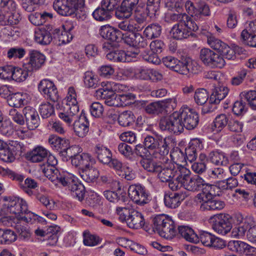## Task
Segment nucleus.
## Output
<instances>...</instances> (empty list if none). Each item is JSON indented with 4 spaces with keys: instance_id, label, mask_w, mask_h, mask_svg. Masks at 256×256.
<instances>
[{
    "instance_id": "nucleus-1",
    "label": "nucleus",
    "mask_w": 256,
    "mask_h": 256,
    "mask_svg": "<svg viewBox=\"0 0 256 256\" xmlns=\"http://www.w3.org/2000/svg\"><path fill=\"white\" fill-rule=\"evenodd\" d=\"M5 200L6 202L2 208L4 214H14L18 218L26 222H30L32 218L37 216L28 210L27 203L23 199L18 197H9Z\"/></svg>"
},
{
    "instance_id": "nucleus-2",
    "label": "nucleus",
    "mask_w": 256,
    "mask_h": 256,
    "mask_svg": "<svg viewBox=\"0 0 256 256\" xmlns=\"http://www.w3.org/2000/svg\"><path fill=\"white\" fill-rule=\"evenodd\" d=\"M116 212L119 215V220L122 222H126L130 228L138 229L144 224V216L136 210L126 207H117Z\"/></svg>"
},
{
    "instance_id": "nucleus-3",
    "label": "nucleus",
    "mask_w": 256,
    "mask_h": 256,
    "mask_svg": "<svg viewBox=\"0 0 256 256\" xmlns=\"http://www.w3.org/2000/svg\"><path fill=\"white\" fill-rule=\"evenodd\" d=\"M162 62L167 68L181 74L195 72L194 62L190 58L180 60L172 56H167L162 58Z\"/></svg>"
},
{
    "instance_id": "nucleus-4",
    "label": "nucleus",
    "mask_w": 256,
    "mask_h": 256,
    "mask_svg": "<svg viewBox=\"0 0 256 256\" xmlns=\"http://www.w3.org/2000/svg\"><path fill=\"white\" fill-rule=\"evenodd\" d=\"M159 128L162 130H167L174 134H181L184 129L179 112H174L168 116L161 118Z\"/></svg>"
},
{
    "instance_id": "nucleus-5",
    "label": "nucleus",
    "mask_w": 256,
    "mask_h": 256,
    "mask_svg": "<svg viewBox=\"0 0 256 256\" xmlns=\"http://www.w3.org/2000/svg\"><path fill=\"white\" fill-rule=\"evenodd\" d=\"M198 29V24L192 19L188 20L184 22L178 23L172 28L170 34L171 36L176 40L186 38L194 35V32Z\"/></svg>"
},
{
    "instance_id": "nucleus-6",
    "label": "nucleus",
    "mask_w": 256,
    "mask_h": 256,
    "mask_svg": "<svg viewBox=\"0 0 256 256\" xmlns=\"http://www.w3.org/2000/svg\"><path fill=\"white\" fill-rule=\"evenodd\" d=\"M158 168L156 173L158 178L163 182H167L174 178L178 174L180 168L168 159L160 164Z\"/></svg>"
},
{
    "instance_id": "nucleus-7",
    "label": "nucleus",
    "mask_w": 256,
    "mask_h": 256,
    "mask_svg": "<svg viewBox=\"0 0 256 256\" xmlns=\"http://www.w3.org/2000/svg\"><path fill=\"white\" fill-rule=\"evenodd\" d=\"M84 1H54V8L63 16H71L84 6Z\"/></svg>"
},
{
    "instance_id": "nucleus-8",
    "label": "nucleus",
    "mask_w": 256,
    "mask_h": 256,
    "mask_svg": "<svg viewBox=\"0 0 256 256\" xmlns=\"http://www.w3.org/2000/svg\"><path fill=\"white\" fill-rule=\"evenodd\" d=\"M210 220L212 222L213 230L222 235L226 234L232 228L230 216L228 214H216L210 217Z\"/></svg>"
},
{
    "instance_id": "nucleus-9",
    "label": "nucleus",
    "mask_w": 256,
    "mask_h": 256,
    "mask_svg": "<svg viewBox=\"0 0 256 256\" xmlns=\"http://www.w3.org/2000/svg\"><path fill=\"white\" fill-rule=\"evenodd\" d=\"M128 194L134 203L140 206H144L150 200L148 193L146 188L140 185L130 186L128 189Z\"/></svg>"
},
{
    "instance_id": "nucleus-10",
    "label": "nucleus",
    "mask_w": 256,
    "mask_h": 256,
    "mask_svg": "<svg viewBox=\"0 0 256 256\" xmlns=\"http://www.w3.org/2000/svg\"><path fill=\"white\" fill-rule=\"evenodd\" d=\"M180 118L183 127L191 130L194 129L199 122L198 113L194 110L188 108H182L179 110Z\"/></svg>"
},
{
    "instance_id": "nucleus-11",
    "label": "nucleus",
    "mask_w": 256,
    "mask_h": 256,
    "mask_svg": "<svg viewBox=\"0 0 256 256\" xmlns=\"http://www.w3.org/2000/svg\"><path fill=\"white\" fill-rule=\"evenodd\" d=\"M115 16L118 19H128L136 6V1H115Z\"/></svg>"
},
{
    "instance_id": "nucleus-12",
    "label": "nucleus",
    "mask_w": 256,
    "mask_h": 256,
    "mask_svg": "<svg viewBox=\"0 0 256 256\" xmlns=\"http://www.w3.org/2000/svg\"><path fill=\"white\" fill-rule=\"evenodd\" d=\"M115 1H102L101 6L98 8L92 13L94 18L100 22L106 21L111 18L110 12L114 10Z\"/></svg>"
},
{
    "instance_id": "nucleus-13",
    "label": "nucleus",
    "mask_w": 256,
    "mask_h": 256,
    "mask_svg": "<svg viewBox=\"0 0 256 256\" xmlns=\"http://www.w3.org/2000/svg\"><path fill=\"white\" fill-rule=\"evenodd\" d=\"M64 112H60L59 117L68 125L71 124L75 118L79 116V106L78 102L62 104Z\"/></svg>"
},
{
    "instance_id": "nucleus-14",
    "label": "nucleus",
    "mask_w": 256,
    "mask_h": 256,
    "mask_svg": "<svg viewBox=\"0 0 256 256\" xmlns=\"http://www.w3.org/2000/svg\"><path fill=\"white\" fill-rule=\"evenodd\" d=\"M184 188L188 190L195 192L202 190L205 180L198 176L190 177V172L187 168H184Z\"/></svg>"
},
{
    "instance_id": "nucleus-15",
    "label": "nucleus",
    "mask_w": 256,
    "mask_h": 256,
    "mask_svg": "<svg viewBox=\"0 0 256 256\" xmlns=\"http://www.w3.org/2000/svg\"><path fill=\"white\" fill-rule=\"evenodd\" d=\"M29 56V62L24 67L30 72L39 69L44 62V56L37 50H30Z\"/></svg>"
},
{
    "instance_id": "nucleus-16",
    "label": "nucleus",
    "mask_w": 256,
    "mask_h": 256,
    "mask_svg": "<svg viewBox=\"0 0 256 256\" xmlns=\"http://www.w3.org/2000/svg\"><path fill=\"white\" fill-rule=\"evenodd\" d=\"M16 7L14 1H0V24L6 26L12 24V22L10 20L8 12L12 11Z\"/></svg>"
},
{
    "instance_id": "nucleus-17",
    "label": "nucleus",
    "mask_w": 256,
    "mask_h": 256,
    "mask_svg": "<svg viewBox=\"0 0 256 256\" xmlns=\"http://www.w3.org/2000/svg\"><path fill=\"white\" fill-rule=\"evenodd\" d=\"M22 111L28 128L33 130L38 128L40 124V118L36 110L30 106H26Z\"/></svg>"
},
{
    "instance_id": "nucleus-18",
    "label": "nucleus",
    "mask_w": 256,
    "mask_h": 256,
    "mask_svg": "<svg viewBox=\"0 0 256 256\" xmlns=\"http://www.w3.org/2000/svg\"><path fill=\"white\" fill-rule=\"evenodd\" d=\"M53 30L52 26L46 25L35 32L34 39L36 41L41 44L47 45L50 43L52 40Z\"/></svg>"
},
{
    "instance_id": "nucleus-19",
    "label": "nucleus",
    "mask_w": 256,
    "mask_h": 256,
    "mask_svg": "<svg viewBox=\"0 0 256 256\" xmlns=\"http://www.w3.org/2000/svg\"><path fill=\"white\" fill-rule=\"evenodd\" d=\"M96 96L104 100V103L110 106H118V95L114 90L99 88L96 90Z\"/></svg>"
},
{
    "instance_id": "nucleus-20",
    "label": "nucleus",
    "mask_w": 256,
    "mask_h": 256,
    "mask_svg": "<svg viewBox=\"0 0 256 256\" xmlns=\"http://www.w3.org/2000/svg\"><path fill=\"white\" fill-rule=\"evenodd\" d=\"M100 34L104 38L112 42H118L122 40V34L121 32L109 26H102Z\"/></svg>"
},
{
    "instance_id": "nucleus-21",
    "label": "nucleus",
    "mask_w": 256,
    "mask_h": 256,
    "mask_svg": "<svg viewBox=\"0 0 256 256\" xmlns=\"http://www.w3.org/2000/svg\"><path fill=\"white\" fill-rule=\"evenodd\" d=\"M89 122L84 114L82 113L78 120H75L74 124V130L76 135L83 138L88 134L89 128Z\"/></svg>"
},
{
    "instance_id": "nucleus-22",
    "label": "nucleus",
    "mask_w": 256,
    "mask_h": 256,
    "mask_svg": "<svg viewBox=\"0 0 256 256\" xmlns=\"http://www.w3.org/2000/svg\"><path fill=\"white\" fill-rule=\"evenodd\" d=\"M94 159L88 153L79 154L72 160V164L76 167L79 166L82 170L94 163Z\"/></svg>"
},
{
    "instance_id": "nucleus-23",
    "label": "nucleus",
    "mask_w": 256,
    "mask_h": 256,
    "mask_svg": "<svg viewBox=\"0 0 256 256\" xmlns=\"http://www.w3.org/2000/svg\"><path fill=\"white\" fill-rule=\"evenodd\" d=\"M169 138H165L162 141H160L158 146L150 152V154L153 158L159 160H162L164 161L168 159L167 156L169 152L168 142Z\"/></svg>"
},
{
    "instance_id": "nucleus-24",
    "label": "nucleus",
    "mask_w": 256,
    "mask_h": 256,
    "mask_svg": "<svg viewBox=\"0 0 256 256\" xmlns=\"http://www.w3.org/2000/svg\"><path fill=\"white\" fill-rule=\"evenodd\" d=\"M254 221L251 216H246L244 221L233 228L232 234L235 238H242L247 232L251 226L254 225Z\"/></svg>"
},
{
    "instance_id": "nucleus-25",
    "label": "nucleus",
    "mask_w": 256,
    "mask_h": 256,
    "mask_svg": "<svg viewBox=\"0 0 256 256\" xmlns=\"http://www.w3.org/2000/svg\"><path fill=\"white\" fill-rule=\"evenodd\" d=\"M201 202L200 210L202 211L220 210L225 206L223 201L218 200L215 197L204 200Z\"/></svg>"
},
{
    "instance_id": "nucleus-26",
    "label": "nucleus",
    "mask_w": 256,
    "mask_h": 256,
    "mask_svg": "<svg viewBox=\"0 0 256 256\" xmlns=\"http://www.w3.org/2000/svg\"><path fill=\"white\" fill-rule=\"evenodd\" d=\"M201 190L202 193L197 196L200 202L212 197H216L218 194V188L216 185L211 184L204 182Z\"/></svg>"
},
{
    "instance_id": "nucleus-27",
    "label": "nucleus",
    "mask_w": 256,
    "mask_h": 256,
    "mask_svg": "<svg viewBox=\"0 0 256 256\" xmlns=\"http://www.w3.org/2000/svg\"><path fill=\"white\" fill-rule=\"evenodd\" d=\"M228 92V89L226 86L218 85L215 86L210 98V102L212 104H217L224 99Z\"/></svg>"
},
{
    "instance_id": "nucleus-28",
    "label": "nucleus",
    "mask_w": 256,
    "mask_h": 256,
    "mask_svg": "<svg viewBox=\"0 0 256 256\" xmlns=\"http://www.w3.org/2000/svg\"><path fill=\"white\" fill-rule=\"evenodd\" d=\"M48 156V150L41 146H38L27 153V159L32 162H40Z\"/></svg>"
},
{
    "instance_id": "nucleus-29",
    "label": "nucleus",
    "mask_w": 256,
    "mask_h": 256,
    "mask_svg": "<svg viewBox=\"0 0 256 256\" xmlns=\"http://www.w3.org/2000/svg\"><path fill=\"white\" fill-rule=\"evenodd\" d=\"M94 154L100 162L108 164L112 160V153L106 148L98 145L94 148Z\"/></svg>"
},
{
    "instance_id": "nucleus-30",
    "label": "nucleus",
    "mask_w": 256,
    "mask_h": 256,
    "mask_svg": "<svg viewBox=\"0 0 256 256\" xmlns=\"http://www.w3.org/2000/svg\"><path fill=\"white\" fill-rule=\"evenodd\" d=\"M174 100L172 99L168 100L167 102H152L144 107L145 112L150 114H162L164 111V108L167 106V102H172Z\"/></svg>"
},
{
    "instance_id": "nucleus-31",
    "label": "nucleus",
    "mask_w": 256,
    "mask_h": 256,
    "mask_svg": "<svg viewBox=\"0 0 256 256\" xmlns=\"http://www.w3.org/2000/svg\"><path fill=\"white\" fill-rule=\"evenodd\" d=\"M144 3V1H136V6L134 8V18L138 24H144L146 20L148 14L145 10Z\"/></svg>"
},
{
    "instance_id": "nucleus-32",
    "label": "nucleus",
    "mask_w": 256,
    "mask_h": 256,
    "mask_svg": "<svg viewBox=\"0 0 256 256\" xmlns=\"http://www.w3.org/2000/svg\"><path fill=\"white\" fill-rule=\"evenodd\" d=\"M178 233L186 240L190 242L196 244L198 236L190 227L186 226H180L178 228Z\"/></svg>"
},
{
    "instance_id": "nucleus-33",
    "label": "nucleus",
    "mask_w": 256,
    "mask_h": 256,
    "mask_svg": "<svg viewBox=\"0 0 256 256\" xmlns=\"http://www.w3.org/2000/svg\"><path fill=\"white\" fill-rule=\"evenodd\" d=\"M68 140L61 138L56 135H50L48 139L49 144L54 149L57 150L60 154L65 146H67Z\"/></svg>"
},
{
    "instance_id": "nucleus-34",
    "label": "nucleus",
    "mask_w": 256,
    "mask_h": 256,
    "mask_svg": "<svg viewBox=\"0 0 256 256\" xmlns=\"http://www.w3.org/2000/svg\"><path fill=\"white\" fill-rule=\"evenodd\" d=\"M159 235L166 239H172L178 234L174 222L170 219L159 232Z\"/></svg>"
},
{
    "instance_id": "nucleus-35",
    "label": "nucleus",
    "mask_w": 256,
    "mask_h": 256,
    "mask_svg": "<svg viewBox=\"0 0 256 256\" xmlns=\"http://www.w3.org/2000/svg\"><path fill=\"white\" fill-rule=\"evenodd\" d=\"M82 170L80 176L84 180L88 182H92L98 177V170L92 166Z\"/></svg>"
},
{
    "instance_id": "nucleus-36",
    "label": "nucleus",
    "mask_w": 256,
    "mask_h": 256,
    "mask_svg": "<svg viewBox=\"0 0 256 256\" xmlns=\"http://www.w3.org/2000/svg\"><path fill=\"white\" fill-rule=\"evenodd\" d=\"M184 167H182L180 168V172L176 179H172L168 182L169 188L173 191H176L180 190L182 186L184 187Z\"/></svg>"
},
{
    "instance_id": "nucleus-37",
    "label": "nucleus",
    "mask_w": 256,
    "mask_h": 256,
    "mask_svg": "<svg viewBox=\"0 0 256 256\" xmlns=\"http://www.w3.org/2000/svg\"><path fill=\"white\" fill-rule=\"evenodd\" d=\"M54 38L58 39L62 44H66L70 42L74 36L73 33H68L60 28H56L53 30L52 32Z\"/></svg>"
},
{
    "instance_id": "nucleus-38",
    "label": "nucleus",
    "mask_w": 256,
    "mask_h": 256,
    "mask_svg": "<svg viewBox=\"0 0 256 256\" xmlns=\"http://www.w3.org/2000/svg\"><path fill=\"white\" fill-rule=\"evenodd\" d=\"M82 152V148L78 145H73L70 146L69 142H68L67 146H65L62 151L60 156L64 158H70L71 160H72L79 154Z\"/></svg>"
},
{
    "instance_id": "nucleus-39",
    "label": "nucleus",
    "mask_w": 256,
    "mask_h": 256,
    "mask_svg": "<svg viewBox=\"0 0 256 256\" xmlns=\"http://www.w3.org/2000/svg\"><path fill=\"white\" fill-rule=\"evenodd\" d=\"M162 32V28L158 24H152L146 27L144 34L148 39L158 38Z\"/></svg>"
},
{
    "instance_id": "nucleus-40",
    "label": "nucleus",
    "mask_w": 256,
    "mask_h": 256,
    "mask_svg": "<svg viewBox=\"0 0 256 256\" xmlns=\"http://www.w3.org/2000/svg\"><path fill=\"white\" fill-rule=\"evenodd\" d=\"M207 37V42L208 45L213 49L218 52L225 46L226 44L219 39L216 38L212 34L208 32L204 31L202 33Z\"/></svg>"
},
{
    "instance_id": "nucleus-41",
    "label": "nucleus",
    "mask_w": 256,
    "mask_h": 256,
    "mask_svg": "<svg viewBox=\"0 0 256 256\" xmlns=\"http://www.w3.org/2000/svg\"><path fill=\"white\" fill-rule=\"evenodd\" d=\"M16 238V234L14 231L0 228V244H9L14 242Z\"/></svg>"
},
{
    "instance_id": "nucleus-42",
    "label": "nucleus",
    "mask_w": 256,
    "mask_h": 256,
    "mask_svg": "<svg viewBox=\"0 0 256 256\" xmlns=\"http://www.w3.org/2000/svg\"><path fill=\"white\" fill-rule=\"evenodd\" d=\"M135 120V116L132 111L126 110L120 114L118 118L119 124L122 126H128Z\"/></svg>"
},
{
    "instance_id": "nucleus-43",
    "label": "nucleus",
    "mask_w": 256,
    "mask_h": 256,
    "mask_svg": "<svg viewBox=\"0 0 256 256\" xmlns=\"http://www.w3.org/2000/svg\"><path fill=\"white\" fill-rule=\"evenodd\" d=\"M247 246V244L240 240H230L228 242L229 250L239 255H243Z\"/></svg>"
},
{
    "instance_id": "nucleus-44",
    "label": "nucleus",
    "mask_w": 256,
    "mask_h": 256,
    "mask_svg": "<svg viewBox=\"0 0 256 256\" xmlns=\"http://www.w3.org/2000/svg\"><path fill=\"white\" fill-rule=\"evenodd\" d=\"M208 157L210 162L216 166H226L228 162L224 154L217 151L210 152Z\"/></svg>"
},
{
    "instance_id": "nucleus-45",
    "label": "nucleus",
    "mask_w": 256,
    "mask_h": 256,
    "mask_svg": "<svg viewBox=\"0 0 256 256\" xmlns=\"http://www.w3.org/2000/svg\"><path fill=\"white\" fill-rule=\"evenodd\" d=\"M249 31L246 29L243 30L241 33V38L245 44L256 48V34L251 31L250 27Z\"/></svg>"
},
{
    "instance_id": "nucleus-46",
    "label": "nucleus",
    "mask_w": 256,
    "mask_h": 256,
    "mask_svg": "<svg viewBox=\"0 0 256 256\" xmlns=\"http://www.w3.org/2000/svg\"><path fill=\"white\" fill-rule=\"evenodd\" d=\"M25 96L20 92L12 94L8 100L10 106L14 108H20L24 105Z\"/></svg>"
},
{
    "instance_id": "nucleus-47",
    "label": "nucleus",
    "mask_w": 256,
    "mask_h": 256,
    "mask_svg": "<svg viewBox=\"0 0 256 256\" xmlns=\"http://www.w3.org/2000/svg\"><path fill=\"white\" fill-rule=\"evenodd\" d=\"M170 218L164 214L158 215L153 219V230L159 234L161 229L166 226Z\"/></svg>"
},
{
    "instance_id": "nucleus-48",
    "label": "nucleus",
    "mask_w": 256,
    "mask_h": 256,
    "mask_svg": "<svg viewBox=\"0 0 256 256\" xmlns=\"http://www.w3.org/2000/svg\"><path fill=\"white\" fill-rule=\"evenodd\" d=\"M228 122L227 116L224 114H220L216 116L213 122L212 129L213 131L220 132L226 125Z\"/></svg>"
},
{
    "instance_id": "nucleus-49",
    "label": "nucleus",
    "mask_w": 256,
    "mask_h": 256,
    "mask_svg": "<svg viewBox=\"0 0 256 256\" xmlns=\"http://www.w3.org/2000/svg\"><path fill=\"white\" fill-rule=\"evenodd\" d=\"M71 192L72 195L76 197L80 202L84 199L85 195V188L83 184L79 183L77 180L69 190Z\"/></svg>"
},
{
    "instance_id": "nucleus-50",
    "label": "nucleus",
    "mask_w": 256,
    "mask_h": 256,
    "mask_svg": "<svg viewBox=\"0 0 256 256\" xmlns=\"http://www.w3.org/2000/svg\"><path fill=\"white\" fill-rule=\"evenodd\" d=\"M84 83L86 87L92 88H96L100 85L98 76L91 72H85Z\"/></svg>"
},
{
    "instance_id": "nucleus-51",
    "label": "nucleus",
    "mask_w": 256,
    "mask_h": 256,
    "mask_svg": "<svg viewBox=\"0 0 256 256\" xmlns=\"http://www.w3.org/2000/svg\"><path fill=\"white\" fill-rule=\"evenodd\" d=\"M242 98L246 100L249 106L253 110H256V90L242 92L240 94Z\"/></svg>"
},
{
    "instance_id": "nucleus-52",
    "label": "nucleus",
    "mask_w": 256,
    "mask_h": 256,
    "mask_svg": "<svg viewBox=\"0 0 256 256\" xmlns=\"http://www.w3.org/2000/svg\"><path fill=\"white\" fill-rule=\"evenodd\" d=\"M42 170L44 176L52 182H56L60 172L55 166H46L42 167Z\"/></svg>"
},
{
    "instance_id": "nucleus-53",
    "label": "nucleus",
    "mask_w": 256,
    "mask_h": 256,
    "mask_svg": "<svg viewBox=\"0 0 256 256\" xmlns=\"http://www.w3.org/2000/svg\"><path fill=\"white\" fill-rule=\"evenodd\" d=\"M180 195L178 193L166 195L164 198L165 205L170 208H176L180 203Z\"/></svg>"
},
{
    "instance_id": "nucleus-54",
    "label": "nucleus",
    "mask_w": 256,
    "mask_h": 256,
    "mask_svg": "<svg viewBox=\"0 0 256 256\" xmlns=\"http://www.w3.org/2000/svg\"><path fill=\"white\" fill-rule=\"evenodd\" d=\"M208 96V93L206 89L198 88L194 92V98L197 104L202 106L207 102Z\"/></svg>"
},
{
    "instance_id": "nucleus-55",
    "label": "nucleus",
    "mask_w": 256,
    "mask_h": 256,
    "mask_svg": "<svg viewBox=\"0 0 256 256\" xmlns=\"http://www.w3.org/2000/svg\"><path fill=\"white\" fill-rule=\"evenodd\" d=\"M141 166L146 171L156 173L160 164L150 158H142L140 162Z\"/></svg>"
},
{
    "instance_id": "nucleus-56",
    "label": "nucleus",
    "mask_w": 256,
    "mask_h": 256,
    "mask_svg": "<svg viewBox=\"0 0 256 256\" xmlns=\"http://www.w3.org/2000/svg\"><path fill=\"white\" fill-rule=\"evenodd\" d=\"M76 179L74 175L66 173L63 175L60 174L56 182H60L64 186H67L70 190L72 186L76 182Z\"/></svg>"
},
{
    "instance_id": "nucleus-57",
    "label": "nucleus",
    "mask_w": 256,
    "mask_h": 256,
    "mask_svg": "<svg viewBox=\"0 0 256 256\" xmlns=\"http://www.w3.org/2000/svg\"><path fill=\"white\" fill-rule=\"evenodd\" d=\"M108 59L114 62H126L125 52L122 50H112L106 54Z\"/></svg>"
},
{
    "instance_id": "nucleus-58",
    "label": "nucleus",
    "mask_w": 256,
    "mask_h": 256,
    "mask_svg": "<svg viewBox=\"0 0 256 256\" xmlns=\"http://www.w3.org/2000/svg\"><path fill=\"white\" fill-rule=\"evenodd\" d=\"M163 140L155 138L150 136H146L144 140V146L149 154L158 146Z\"/></svg>"
},
{
    "instance_id": "nucleus-59",
    "label": "nucleus",
    "mask_w": 256,
    "mask_h": 256,
    "mask_svg": "<svg viewBox=\"0 0 256 256\" xmlns=\"http://www.w3.org/2000/svg\"><path fill=\"white\" fill-rule=\"evenodd\" d=\"M83 242L85 246H94L100 243L101 242L99 236L92 234L89 232H84L83 234Z\"/></svg>"
},
{
    "instance_id": "nucleus-60",
    "label": "nucleus",
    "mask_w": 256,
    "mask_h": 256,
    "mask_svg": "<svg viewBox=\"0 0 256 256\" xmlns=\"http://www.w3.org/2000/svg\"><path fill=\"white\" fill-rule=\"evenodd\" d=\"M30 72L24 67V69L14 67L12 80L18 82H23L28 76Z\"/></svg>"
},
{
    "instance_id": "nucleus-61",
    "label": "nucleus",
    "mask_w": 256,
    "mask_h": 256,
    "mask_svg": "<svg viewBox=\"0 0 256 256\" xmlns=\"http://www.w3.org/2000/svg\"><path fill=\"white\" fill-rule=\"evenodd\" d=\"M166 18L168 21L170 22H178V23L184 22L190 20L192 18L189 16L185 13H172L168 14Z\"/></svg>"
},
{
    "instance_id": "nucleus-62",
    "label": "nucleus",
    "mask_w": 256,
    "mask_h": 256,
    "mask_svg": "<svg viewBox=\"0 0 256 256\" xmlns=\"http://www.w3.org/2000/svg\"><path fill=\"white\" fill-rule=\"evenodd\" d=\"M216 54V52L209 48H204L200 50V58L203 63L208 66Z\"/></svg>"
},
{
    "instance_id": "nucleus-63",
    "label": "nucleus",
    "mask_w": 256,
    "mask_h": 256,
    "mask_svg": "<svg viewBox=\"0 0 256 256\" xmlns=\"http://www.w3.org/2000/svg\"><path fill=\"white\" fill-rule=\"evenodd\" d=\"M39 112L42 118H48L54 113L53 106L49 102H46L40 105Z\"/></svg>"
},
{
    "instance_id": "nucleus-64",
    "label": "nucleus",
    "mask_w": 256,
    "mask_h": 256,
    "mask_svg": "<svg viewBox=\"0 0 256 256\" xmlns=\"http://www.w3.org/2000/svg\"><path fill=\"white\" fill-rule=\"evenodd\" d=\"M214 236L210 232H202L198 236L197 243L200 241L204 246L210 247Z\"/></svg>"
}]
</instances>
